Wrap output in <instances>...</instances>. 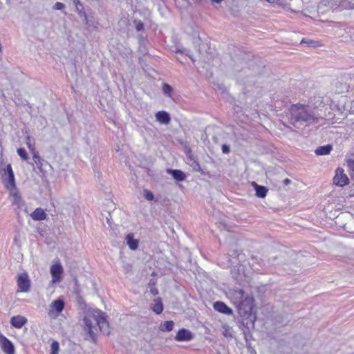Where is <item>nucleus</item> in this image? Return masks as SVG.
Here are the masks:
<instances>
[{"mask_svg": "<svg viewBox=\"0 0 354 354\" xmlns=\"http://www.w3.org/2000/svg\"><path fill=\"white\" fill-rule=\"evenodd\" d=\"M50 307L57 313H60L64 309L65 303L62 299L58 298L51 303Z\"/></svg>", "mask_w": 354, "mask_h": 354, "instance_id": "17", "label": "nucleus"}, {"mask_svg": "<svg viewBox=\"0 0 354 354\" xmlns=\"http://www.w3.org/2000/svg\"><path fill=\"white\" fill-rule=\"evenodd\" d=\"M12 204L16 205L20 208L25 205V202L18 193H14L12 195Z\"/></svg>", "mask_w": 354, "mask_h": 354, "instance_id": "21", "label": "nucleus"}, {"mask_svg": "<svg viewBox=\"0 0 354 354\" xmlns=\"http://www.w3.org/2000/svg\"><path fill=\"white\" fill-rule=\"evenodd\" d=\"M186 156L187 157V159L189 160L190 166L193 168V169L196 171L200 172L201 174H205V172L201 167L198 161L193 157V156L191 154L190 151L186 153Z\"/></svg>", "mask_w": 354, "mask_h": 354, "instance_id": "13", "label": "nucleus"}, {"mask_svg": "<svg viewBox=\"0 0 354 354\" xmlns=\"http://www.w3.org/2000/svg\"><path fill=\"white\" fill-rule=\"evenodd\" d=\"M341 89L339 92H344V91H348V85L347 84L340 83Z\"/></svg>", "mask_w": 354, "mask_h": 354, "instance_id": "34", "label": "nucleus"}, {"mask_svg": "<svg viewBox=\"0 0 354 354\" xmlns=\"http://www.w3.org/2000/svg\"><path fill=\"white\" fill-rule=\"evenodd\" d=\"M167 174H170L172 178L178 182L184 181L186 179V174L180 169H167Z\"/></svg>", "mask_w": 354, "mask_h": 354, "instance_id": "10", "label": "nucleus"}, {"mask_svg": "<svg viewBox=\"0 0 354 354\" xmlns=\"http://www.w3.org/2000/svg\"><path fill=\"white\" fill-rule=\"evenodd\" d=\"M75 5V11L77 10V8L78 9H80L82 8V6H83V4L82 3V2L80 1V0H71Z\"/></svg>", "mask_w": 354, "mask_h": 354, "instance_id": "33", "label": "nucleus"}, {"mask_svg": "<svg viewBox=\"0 0 354 354\" xmlns=\"http://www.w3.org/2000/svg\"><path fill=\"white\" fill-rule=\"evenodd\" d=\"M50 272L52 276L53 283H58L61 281L64 270L62 264L59 262L51 266Z\"/></svg>", "mask_w": 354, "mask_h": 354, "instance_id": "5", "label": "nucleus"}, {"mask_svg": "<svg viewBox=\"0 0 354 354\" xmlns=\"http://www.w3.org/2000/svg\"><path fill=\"white\" fill-rule=\"evenodd\" d=\"M335 185L344 187L349 183V179L342 168L338 167L335 171V176L333 178Z\"/></svg>", "mask_w": 354, "mask_h": 354, "instance_id": "3", "label": "nucleus"}, {"mask_svg": "<svg viewBox=\"0 0 354 354\" xmlns=\"http://www.w3.org/2000/svg\"><path fill=\"white\" fill-rule=\"evenodd\" d=\"M172 91H173V88L171 87V86H170L167 83H164L163 84V85H162V91H163L165 95L170 96Z\"/></svg>", "mask_w": 354, "mask_h": 354, "instance_id": "24", "label": "nucleus"}, {"mask_svg": "<svg viewBox=\"0 0 354 354\" xmlns=\"http://www.w3.org/2000/svg\"><path fill=\"white\" fill-rule=\"evenodd\" d=\"M143 194H144L145 198L147 201H151L154 199L153 194L148 189H145L143 192Z\"/></svg>", "mask_w": 354, "mask_h": 354, "instance_id": "26", "label": "nucleus"}, {"mask_svg": "<svg viewBox=\"0 0 354 354\" xmlns=\"http://www.w3.org/2000/svg\"><path fill=\"white\" fill-rule=\"evenodd\" d=\"M83 21L86 26H87L88 27L90 26L88 16H86V18H83Z\"/></svg>", "mask_w": 354, "mask_h": 354, "instance_id": "36", "label": "nucleus"}, {"mask_svg": "<svg viewBox=\"0 0 354 354\" xmlns=\"http://www.w3.org/2000/svg\"><path fill=\"white\" fill-rule=\"evenodd\" d=\"M178 52L180 53H183V54H185L187 56H188L193 62H194V58L192 57V56L190 55V50H188V49H186V48H183V49H178Z\"/></svg>", "mask_w": 354, "mask_h": 354, "instance_id": "29", "label": "nucleus"}, {"mask_svg": "<svg viewBox=\"0 0 354 354\" xmlns=\"http://www.w3.org/2000/svg\"><path fill=\"white\" fill-rule=\"evenodd\" d=\"M347 4H350V3L348 2H347L346 1H341L339 2V4L338 5V6H340L342 8H348Z\"/></svg>", "mask_w": 354, "mask_h": 354, "instance_id": "35", "label": "nucleus"}, {"mask_svg": "<svg viewBox=\"0 0 354 354\" xmlns=\"http://www.w3.org/2000/svg\"><path fill=\"white\" fill-rule=\"evenodd\" d=\"M252 185L255 189L256 192V196L261 198H264L267 193L268 192V189L266 187L263 185H258L256 182H252Z\"/></svg>", "mask_w": 354, "mask_h": 354, "instance_id": "14", "label": "nucleus"}, {"mask_svg": "<svg viewBox=\"0 0 354 354\" xmlns=\"http://www.w3.org/2000/svg\"><path fill=\"white\" fill-rule=\"evenodd\" d=\"M27 321L25 317L16 315L10 319V324L16 328H21L26 324Z\"/></svg>", "mask_w": 354, "mask_h": 354, "instance_id": "11", "label": "nucleus"}, {"mask_svg": "<svg viewBox=\"0 0 354 354\" xmlns=\"http://www.w3.org/2000/svg\"><path fill=\"white\" fill-rule=\"evenodd\" d=\"M133 24L136 25V29L137 31H141L144 29V24L141 20L135 19Z\"/></svg>", "mask_w": 354, "mask_h": 354, "instance_id": "27", "label": "nucleus"}, {"mask_svg": "<svg viewBox=\"0 0 354 354\" xmlns=\"http://www.w3.org/2000/svg\"><path fill=\"white\" fill-rule=\"evenodd\" d=\"M290 182H291V180L290 179H288V178H286V179L283 180V184L286 185L290 184Z\"/></svg>", "mask_w": 354, "mask_h": 354, "instance_id": "38", "label": "nucleus"}, {"mask_svg": "<svg viewBox=\"0 0 354 354\" xmlns=\"http://www.w3.org/2000/svg\"><path fill=\"white\" fill-rule=\"evenodd\" d=\"M151 309L158 315L162 313L163 310V304L161 298L158 297L154 299Z\"/></svg>", "mask_w": 354, "mask_h": 354, "instance_id": "19", "label": "nucleus"}, {"mask_svg": "<svg viewBox=\"0 0 354 354\" xmlns=\"http://www.w3.org/2000/svg\"><path fill=\"white\" fill-rule=\"evenodd\" d=\"M239 293L241 295V297H243V294H244V292H243V290H239Z\"/></svg>", "mask_w": 354, "mask_h": 354, "instance_id": "41", "label": "nucleus"}, {"mask_svg": "<svg viewBox=\"0 0 354 354\" xmlns=\"http://www.w3.org/2000/svg\"><path fill=\"white\" fill-rule=\"evenodd\" d=\"M332 149H333L332 145H323V146H320V147H317L315 149V153L317 156H324V155L329 154L331 152Z\"/></svg>", "mask_w": 354, "mask_h": 354, "instance_id": "18", "label": "nucleus"}, {"mask_svg": "<svg viewBox=\"0 0 354 354\" xmlns=\"http://www.w3.org/2000/svg\"><path fill=\"white\" fill-rule=\"evenodd\" d=\"M1 348L6 354H15V348L13 343L6 337L0 336Z\"/></svg>", "mask_w": 354, "mask_h": 354, "instance_id": "7", "label": "nucleus"}, {"mask_svg": "<svg viewBox=\"0 0 354 354\" xmlns=\"http://www.w3.org/2000/svg\"><path fill=\"white\" fill-rule=\"evenodd\" d=\"M213 308L216 311L226 315H231L233 314V310L221 301L214 302Z\"/></svg>", "mask_w": 354, "mask_h": 354, "instance_id": "8", "label": "nucleus"}, {"mask_svg": "<svg viewBox=\"0 0 354 354\" xmlns=\"http://www.w3.org/2000/svg\"><path fill=\"white\" fill-rule=\"evenodd\" d=\"M306 44L308 46L315 47L317 46V41L312 39H303L301 41V44Z\"/></svg>", "mask_w": 354, "mask_h": 354, "instance_id": "25", "label": "nucleus"}, {"mask_svg": "<svg viewBox=\"0 0 354 354\" xmlns=\"http://www.w3.org/2000/svg\"><path fill=\"white\" fill-rule=\"evenodd\" d=\"M93 321L95 322V324L98 326L100 330L107 335L109 334V324L106 319V314L100 310L95 311V314L92 317L89 316H85L84 317L83 324L84 330L87 332L91 340L94 342L96 335L93 331V328H95Z\"/></svg>", "mask_w": 354, "mask_h": 354, "instance_id": "2", "label": "nucleus"}, {"mask_svg": "<svg viewBox=\"0 0 354 354\" xmlns=\"http://www.w3.org/2000/svg\"><path fill=\"white\" fill-rule=\"evenodd\" d=\"M32 159H33L35 165H37V168L40 170V171H43V169H42V165H43L42 161H43V160H41V158H40V156L37 153H34L33 154Z\"/></svg>", "mask_w": 354, "mask_h": 354, "instance_id": "22", "label": "nucleus"}, {"mask_svg": "<svg viewBox=\"0 0 354 354\" xmlns=\"http://www.w3.org/2000/svg\"><path fill=\"white\" fill-rule=\"evenodd\" d=\"M348 165L350 166V167L354 165V160H349L348 161Z\"/></svg>", "mask_w": 354, "mask_h": 354, "instance_id": "39", "label": "nucleus"}, {"mask_svg": "<svg viewBox=\"0 0 354 354\" xmlns=\"http://www.w3.org/2000/svg\"><path fill=\"white\" fill-rule=\"evenodd\" d=\"M193 339V334L186 328H180L178 330L175 339L178 342H187Z\"/></svg>", "mask_w": 354, "mask_h": 354, "instance_id": "9", "label": "nucleus"}, {"mask_svg": "<svg viewBox=\"0 0 354 354\" xmlns=\"http://www.w3.org/2000/svg\"><path fill=\"white\" fill-rule=\"evenodd\" d=\"M222 152L225 154H228L230 152V147L226 144H223L221 147Z\"/></svg>", "mask_w": 354, "mask_h": 354, "instance_id": "32", "label": "nucleus"}, {"mask_svg": "<svg viewBox=\"0 0 354 354\" xmlns=\"http://www.w3.org/2000/svg\"><path fill=\"white\" fill-rule=\"evenodd\" d=\"M156 118L158 122L164 124H169L171 120L170 115L165 111L157 112L156 113Z\"/></svg>", "mask_w": 354, "mask_h": 354, "instance_id": "15", "label": "nucleus"}, {"mask_svg": "<svg viewBox=\"0 0 354 354\" xmlns=\"http://www.w3.org/2000/svg\"><path fill=\"white\" fill-rule=\"evenodd\" d=\"M174 322L171 320L165 321L160 325V330L162 332H170L173 330Z\"/></svg>", "mask_w": 354, "mask_h": 354, "instance_id": "20", "label": "nucleus"}, {"mask_svg": "<svg viewBox=\"0 0 354 354\" xmlns=\"http://www.w3.org/2000/svg\"><path fill=\"white\" fill-rule=\"evenodd\" d=\"M59 349V344L58 342L53 341L51 344V352L53 353V354L58 353Z\"/></svg>", "mask_w": 354, "mask_h": 354, "instance_id": "28", "label": "nucleus"}, {"mask_svg": "<svg viewBox=\"0 0 354 354\" xmlns=\"http://www.w3.org/2000/svg\"><path fill=\"white\" fill-rule=\"evenodd\" d=\"M50 354H53V352H51V353H50ZM55 354H58V353H55Z\"/></svg>", "mask_w": 354, "mask_h": 354, "instance_id": "42", "label": "nucleus"}, {"mask_svg": "<svg viewBox=\"0 0 354 354\" xmlns=\"http://www.w3.org/2000/svg\"><path fill=\"white\" fill-rule=\"evenodd\" d=\"M151 292L153 295L155 296L158 294V290H157V288H153L151 289Z\"/></svg>", "mask_w": 354, "mask_h": 354, "instance_id": "37", "label": "nucleus"}, {"mask_svg": "<svg viewBox=\"0 0 354 354\" xmlns=\"http://www.w3.org/2000/svg\"><path fill=\"white\" fill-rule=\"evenodd\" d=\"M212 2H215V3H221V1H223V0H211Z\"/></svg>", "mask_w": 354, "mask_h": 354, "instance_id": "40", "label": "nucleus"}, {"mask_svg": "<svg viewBox=\"0 0 354 354\" xmlns=\"http://www.w3.org/2000/svg\"><path fill=\"white\" fill-rule=\"evenodd\" d=\"M30 217L34 221H41L46 219L47 214L41 207H37L30 214Z\"/></svg>", "mask_w": 354, "mask_h": 354, "instance_id": "12", "label": "nucleus"}, {"mask_svg": "<svg viewBox=\"0 0 354 354\" xmlns=\"http://www.w3.org/2000/svg\"><path fill=\"white\" fill-rule=\"evenodd\" d=\"M125 240L127 245L131 250H136L138 248V240L134 239V234L133 233L128 234L126 236Z\"/></svg>", "mask_w": 354, "mask_h": 354, "instance_id": "16", "label": "nucleus"}, {"mask_svg": "<svg viewBox=\"0 0 354 354\" xmlns=\"http://www.w3.org/2000/svg\"><path fill=\"white\" fill-rule=\"evenodd\" d=\"M18 156L23 159L24 160H26L28 158V153L25 149L19 148L17 151Z\"/></svg>", "mask_w": 354, "mask_h": 354, "instance_id": "23", "label": "nucleus"}, {"mask_svg": "<svg viewBox=\"0 0 354 354\" xmlns=\"http://www.w3.org/2000/svg\"><path fill=\"white\" fill-rule=\"evenodd\" d=\"M17 286L20 292H27L30 290V281L26 273H21L18 276Z\"/></svg>", "mask_w": 354, "mask_h": 354, "instance_id": "4", "label": "nucleus"}, {"mask_svg": "<svg viewBox=\"0 0 354 354\" xmlns=\"http://www.w3.org/2000/svg\"><path fill=\"white\" fill-rule=\"evenodd\" d=\"M288 116L291 124L297 128L317 123L319 120L314 109L309 105L299 103L291 105L288 109Z\"/></svg>", "mask_w": 354, "mask_h": 354, "instance_id": "1", "label": "nucleus"}, {"mask_svg": "<svg viewBox=\"0 0 354 354\" xmlns=\"http://www.w3.org/2000/svg\"><path fill=\"white\" fill-rule=\"evenodd\" d=\"M3 178H7L8 183L12 187H15V178L12 168L10 164H8L5 168L1 169Z\"/></svg>", "mask_w": 354, "mask_h": 354, "instance_id": "6", "label": "nucleus"}, {"mask_svg": "<svg viewBox=\"0 0 354 354\" xmlns=\"http://www.w3.org/2000/svg\"><path fill=\"white\" fill-rule=\"evenodd\" d=\"M80 17L81 18H86V16H87L86 12H85L84 9V6H82L80 9L77 8V10L75 11Z\"/></svg>", "mask_w": 354, "mask_h": 354, "instance_id": "30", "label": "nucleus"}, {"mask_svg": "<svg viewBox=\"0 0 354 354\" xmlns=\"http://www.w3.org/2000/svg\"><path fill=\"white\" fill-rule=\"evenodd\" d=\"M65 8V6L63 3L56 2L53 6V9L56 10H62Z\"/></svg>", "mask_w": 354, "mask_h": 354, "instance_id": "31", "label": "nucleus"}]
</instances>
